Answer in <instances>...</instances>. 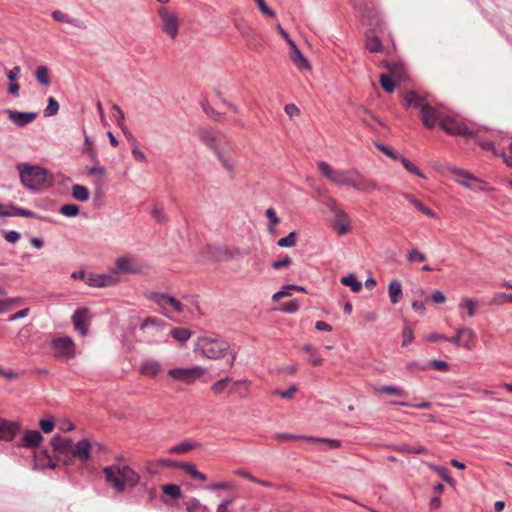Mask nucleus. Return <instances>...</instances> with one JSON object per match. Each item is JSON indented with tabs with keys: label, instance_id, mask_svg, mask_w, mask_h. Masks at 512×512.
Here are the masks:
<instances>
[{
	"label": "nucleus",
	"instance_id": "nucleus-3",
	"mask_svg": "<svg viewBox=\"0 0 512 512\" xmlns=\"http://www.w3.org/2000/svg\"><path fill=\"white\" fill-rule=\"evenodd\" d=\"M403 106L405 108L413 107L418 109L420 111L422 123L428 129L434 128L437 122L440 124V119L444 117L438 109L429 105L424 97L420 96L413 90L404 94Z\"/></svg>",
	"mask_w": 512,
	"mask_h": 512
},
{
	"label": "nucleus",
	"instance_id": "nucleus-12",
	"mask_svg": "<svg viewBox=\"0 0 512 512\" xmlns=\"http://www.w3.org/2000/svg\"><path fill=\"white\" fill-rule=\"evenodd\" d=\"M148 299L153 301L155 304H157L162 309H170L173 312L181 313L183 312V305L182 303L176 299L173 296H169L165 293L160 292H151L148 295Z\"/></svg>",
	"mask_w": 512,
	"mask_h": 512
},
{
	"label": "nucleus",
	"instance_id": "nucleus-2",
	"mask_svg": "<svg viewBox=\"0 0 512 512\" xmlns=\"http://www.w3.org/2000/svg\"><path fill=\"white\" fill-rule=\"evenodd\" d=\"M105 481L117 492L126 488H135L140 482V475L130 466L112 464L103 468Z\"/></svg>",
	"mask_w": 512,
	"mask_h": 512
},
{
	"label": "nucleus",
	"instance_id": "nucleus-19",
	"mask_svg": "<svg viewBox=\"0 0 512 512\" xmlns=\"http://www.w3.org/2000/svg\"><path fill=\"white\" fill-rule=\"evenodd\" d=\"M238 30L251 49H256L262 45L261 36L254 28L243 26L238 27Z\"/></svg>",
	"mask_w": 512,
	"mask_h": 512
},
{
	"label": "nucleus",
	"instance_id": "nucleus-34",
	"mask_svg": "<svg viewBox=\"0 0 512 512\" xmlns=\"http://www.w3.org/2000/svg\"><path fill=\"white\" fill-rule=\"evenodd\" d=\"M89 190L86 186L75 184L72 187V196L78 201H87L89 199Z\"/></svg>",
	"mask_w": 512,
	"mask_h": 512
},
{
	"label": "nucleus",
	"instance_id": "nucleus-58",
	"mask_svg": "<svg viewBox=\"0 0 512 512\" xmlns=\"http://www.w3.org/2000/svg\"><path fill=\"white\" fill-rule=\"evenodd\" d=\"M426 260L425 254L419 252L417 249H412L407 254V261L413 263L415 261L423 262Z\"/></svg>",
	"mask_w": 512,
	"mask_h": 512
},
{
	"label": "nucleus",
	"instance_id": "nucleus-29",
	"mask_svg": "<svg viewBox=\"0 0 512 512\" xmlns=\"http://www.w3.org/2000/svg\"><path fill=\"white\" fill-rule=\"evenodd\" d=\"M460 334H462V344L461 346H463L465 349H472L473 347V342H474V339H475V333L472 329L468 328V327H461L460 328Z\"/></svg>",
	"mask_w": 512,
	"mask_h": 512
},
{
	"label": "nucleus",
	"instance_id": "nucleus-48",
	"mask_svg": "<svg viewBox=\"0 0 512 512\" xmlns=\"http://www.w3.org/2000/svg\"><path fill=\"white\" fill-rule=\"evenodd\" d=\"M393 79L392 77H390L389 75L387 74H381L380 75V84H381V87L384 91H386L387 93H392L394 92L395 90V84L393 82Z\"/></svg>",
	"mask_w": 512,
	"mask_h": 512
},
{
	"label": "nucleus",
	"instance_id": "nucleus-61",
	"mask_svg": "<svg viewBox=\"0 0 512 512\" xmlns=\"http://www.w3.org/2000/svg\"><path fill=\"white\" fill-rule=\"evenodd\" d=\"M265 215L269 219L271 230L273 229V226L280 223V218L277 216L273 208H268L265 212Z\"/></svg>",
	"mask_w": 512,
	"mask_h": 512
},
{
	"label": "nucleus",
	"instance_id": "nucleus-23",
	"mask_svg": "<svg viewBox=\"0 0 512 512\" xmlns=\"http://www.w3.org/2000/svg\"><path fill=\"white\" fill-rule=\"evenodd\" d=\"M88 314V310L83 309H77L74 314L72 315V323L75 328V330L79 331L82 335H86L88 331V327L85 324V318Z\"/></svg>",
	"mask_w": 512,
	"mask_h": 512
},
{
	"label": "nucleus",
	"instance_id": "nucleus-24",
	"mask_svg": "<svg viewBox=\"0 0 512 512\" xmlns=\"http://www.w3.org/2000/svg\"><path fill=\"white\" fill-rule=\"evenodd\" d=\"M383 66L388 70L389 76L396 81H401L405 78V67L402 62H383Z\"/></svg>",
	"mask_w": 512,
	"mask_h": 512
},
{
	"label": "nucleus",
	"instance_id": "nucleus-15",
	"mask_svg": "<svg viewBox=\"0 0 512 512\" xmlns=\"http://www.w3.org/2000/svg\"><path fill=\"white\" fill-rule=\"evenodd\" d=\"M8 119L19 128H24L33 122L38 114L36 112H21L18 110L4 109Z\"/></svg>",
	"mask_w": 512,
	"mask_h": 512
},
{
	"label": "nucleus",
	"instance_id": "nucleus-44",
	"mask_svg": "<svg viewBox=\"0 0 512 512\" xmlns=\"http://www.w3.org/2000/svg\"><path fill=\"white\" fill-rule=\"evenodd\" d=\"M402 165L403 167L409 171L411 174L413 175H416L418 177H421V178H424V175L423 173L420 171V169L414 165L411 161H409L407 158H405L404 156H401L400 159L398 160Z\"/></svg>",
	"mask_w": 512,
	"mask_h": 512
},
{
	"label": "nucleus",
	"instance_id": "nucleus-14",
	"mask_svg": "<svg viewBox=\"0 0 512 512\" xmlns=\"http://www.w3.org/2000/svg\"><path fill=\"white\" fill-rule=\"evenodd\" d=\"M158 13L162 21V30L171 39H175L179 31V19L177 15L169 12L166 8H161Z\"/></svg>",
	"mask_w": 512,
	"mask_h": 512
},
{
	"label": "nucleus",
	"instance_id": "nucleus-11",
	"mask_svg": "<svg viewBox=\"0 0 512 512\" xmlns=\"http://www.w3.org/2000/svg\"><path fill=\"white\" fill-rule=\"evenodd\" d=\"M203 374V369L199 366L189 368H173L168 371V375L176 381L185 384L194 383Z\"/></svg>",
	"mask_w": 512,
	"mask_h": 512
},
{
	"label": "nucleus",
	"instance_id": "nucleus-27",
	"mask_svg": "<svg viewBox=\"0 0 512 512\" xmlns=\"http://www.w3.org/2000/svg\"><path fill=\"white\" fill-rule=\"evenodd\" d=\"M51 16H52V18L55 21L60 22V23H67V24H70V25L75 26L77 28H84L85 27L83 22H81L79 19L71 18L66 13H64V12H62L60 10H54L51 13Z\"/></svg>",
	"mask_w": 512,
	"mask_h": 512
},
{
	"label": "nucleus",
	"instance_id": "nucleus-41",
	"mask_svg": "<svg viewBox=\"0 0 512 512\" xmlns=\"http://www.w3.org/2000/svg\"><path fill=\"white\" fill-rule=\"evenodd\" d=\"M377 391L381 394L393 395V396H403L405 391L403 388L394 385H383L380 386Z\"/></svg>",
	"mask_w": 512,
	"mask_h": 512
},
{
	"label": "nucleus",
	"instance_id": "nucleus-46",
	"mask_svg": "<svg viewBox=\"0 0 512 512\" xmlns=\"http://www.w3.org/2000/svg\"><path fill=\"white\" fill-rule=\"evenodd\" d=\"M476 306L477 302L471 298L463 297L461 299L460 307H463L467 310L469 317H473L476 314Z\"/></svg>",
	"mask_w": 512,
	"mask_h": 512
},
{
	"label": "nucleus",
	"instance_id": "nucleus-50",
	"mask_svg": "<svg viewBox=\"0 0 512 512\" xmlns=\"http://www.w3.org/2000/svg\"><path fill=\"white\" fill-rule=\"evenodd\" d=\"M79 211L80 208L76 204H64L60 207V213L66 217H75Z\"/></svg>",
	"mask_w": 512,
	"mask_h": 512
},
{
	"label": "nucleus",
	"instance_id": "nucleus-31",
	"mask_svg": "<svg viewBox=\"0 0 512 512\" xmlns=\"http://www.w3.org/2000/svg\"><path fill=\"white\" fill-rule=\"evenodd\" d=\"M11 211H9L8 216H21V217H27V218H34V219H42V216L39 214L25 208L17 207V206H11Z\"/></svg>",
	"mask_w": 512,
	"mask_h": 512
},
{
	"label": "nucleus",
	"instance_id": "nucleus-28",
	"mask_svg": "<svg viewBox=\"0 0 512 512\" xmlns=\"http://www.w3.org/2000/svg\"><path fill=\"white\" fill-rule=\"evenodd\" d=\"M388 294L392 304H397L402 297V285L397 279L392 280L388 286Z\"/></svg>",
	"mask_w": 512,
	"mask_h": 512
},
{
	"label": "nucleus",
	"instance_id": "nucleus-59",
	"mask_svg": "<svg viewBox=\"0 0 512 512\" xmlns=\"http://www.w3.org/2000/svg\"><path fill=\"white\" fill-rule=\"evenodd\" d=\"M229 381H230V378H228V377L220 379L219 381L215 382L212 385V387H211L212 391L215 392L216 394L222 393L225 390Z\"/></svg>",
	"mask_w": 512,
	"mask_h": 512
},
{
	"label": "nucleus",
	"instance_id": "nucleus-5",
	"mask_svg": "<svg viewBox=\"0 0 512 512\" xmlns=\"http://www.w3.org/2000/svg\"><path fill=\"white\" fill-rule=\"evenodd\" d=\"M21 183L29 190H40L47 182V171L39 166L18 163L16 166Z\"/></svg>",
	"mask_w": 512,
	"mask_h": 512
},
{
	"label": "nucleus",
	"instance_id": "nucleus-60",
	"mask_svg": "<svg viewBox=\"0 0 512 512\" xmlns=\"http://www.w3.org/2000/svg\"><path fill=\"white\" fill-rule=\"evenodd\" d=\"M292 264V259L286 255L283 259L272 262L271 267L275 270L288 267Z\"/></svg>",
	"mask_w": 512,
	"mask_h": 512
},
{
	"label": "nucleus",
	"instance_id": "nucleus-47",
	"mask_svg": "<svg viewBox=\"0 0 512 512\" xmlns=\"http://www.w3.org/2000/svg\"><path fill=\"white\" fill-rule=\"evenodd\" d=\"M297 242V234L295 231L290 232L287 236L278 240L277 245L279 247H293Z\"/></svg>",
	"mask_w": 512,
	"mask_h": 512
},
{
	"label": "nucleus",
	"instance_id": "nucleus-37",
	"mask_svg": "<svg viewBox=\"0 0 512 512\" xmlns=\"http://www.w3.org/2000/svg\"><path fill=\"white\" fill-rule=\"evenodd\" d=\"M451 172L455 175L456 180L465 187H470V183L468 182V180L478 181L476 178L472 177L464 170L453 168L451 169Z\"/></svg>",
	"mask_w": 512,
	"mask_h": 512
},
{
	"label": "nucleus",
	"instance_id": "nucleus-21",
	"mask_svg": "<svg viewBox=\"0 0 512 512\" xmlns=\"http://www.w3.org/2000/svg\"><path fill=\"white\" fill-rule=\"evenodd\" d=\"M160 371L161 363L151 358L144 359L139 367V372L150 378H155Z\"/></svg>",
	"mask_w": 512,
	"mask_h": 512
},
{
	"label": "nucleus",
	"instance_id": "nucleus-42",
	"mask_svg": "<svg viewBox=\"0 0 512 512\" xmlns=\"http://www.w3.org/2000/svg\"><path fill=\"white\" fill-rule=\"evenodd\" d=\"M191 331L186 328H174L171 336L178 342L185 343L191 337Z\"/></svg>",
	"mask_w": 512,
	"mask_h": 512
},
{
	"label": "nucleus",
	"instance_id": "nucleus-8",
	"mask_svg": "<svg viewBox=\"0 0 512 512\" xmlns=\"http://www.w3.org/2000/svg\"><path fill=\"white\" fill-rule=\"evenodd\" d=\"M51 350L55 358L69 360L75 356V343L70 337H57L51 341Z\"/></svg>",
	"mask_w": 512,
	"mask_h": 512
},
{
	"label": "nucleus",
	"instance_id": "nucleus-38",
	"mask_svg": "<svg viewBox=\"0 0 512 512\" xmlns=\"http://www.w3.org/2000/svg\"><path fill=\"white\" fill-rule=\"evenodd\" d=\"M306 441L314 443H325L330 449H338L341 447V441L337 439L309 436V438H306Z\"/></svg>",
	"mask_w": 512,
	"mask_h": 512
},
{
	"label": "nucleus",
	"instance_id": "nucleus-13",
	"mask_svg": "<svg viewBox=\"0 0 512 512\" xmlns=\"http://www.w3.org/2000/svg\"><path fill=\"white\" fill-rule=\"evenodd\" d=\"M50 444L58 459L63 457L65 465H70L72 463L71 458H69V452L72 448V439L63 438L60 435H54L51 438Z\"/></svg>",
	"mask_w": 512,
	"mask_h": 512
},
{
	"label": "nucleus",
	"instance_id": "nucleus-63",
	"mask_svg": "<svg viewBox=\"0 0 512 512\" xmlns=\"http://www.w3.org/2000/svg\"><path fill=\"white\" fill-rule=\"evenodd\" d=\"M39 425L41 430L47 434L51 433L55 427V423L52 419H41Z\"/></svg>",
	"mask_w": 512,
	"mask_h": 512
},
{
	"label": "nucleus",
	"instance_id": "nucleus-62",
	"mask_svg": "<svg viewBox=\"0 0 512 512\" xmlns=\"http://www.w3.org/2000/svg\"><path fill=\"white\" fill-rule=\"evenodd\" d=\"M428 366L438 371H447L449 369V364L444 360H431Z\"/></svg>",
	"mask_w": 512,
	"mask_h": 512
},
{
	"label": "nucleus",
	"instance_id": "nucleus-43",
	"mask_svg": "<svg viewBox=\"0 0 512 512\" xmlns=\"http://www.w3.org/2000/svg\"><path fill=\"white\" fill-rule=\"evenodd\" d=\"M186 505L188 512H210L209 508L196 498H191Z\"/></svg>",
	"mask_w": 512,
	"mask_h": 512
},
{
	"label": "nucleus",
	"instance_id": "nucleus-22",
	"mask_svg": "<svg viewBox=\"0 0 512 512\" xmlns=\"http://www.w3.org/2000/svg\"><path fill=\"white\" fill-rule=\"evenodd\" d=\"M43 436L38 430H27L21 441L20 446L33 449L39 446V444L42 442Z\"/></svg>",
	"mask_w": 512,
	"mask_h": 512
},
{
	"label": "nucleus",
	"instance_id": "nucleus-20",
	"mask_svg": "<svg viewBox=\"0 0 512 512\" xmlns=\"http://www.w3.org/2000/svg\"><path fill=\"white\" fill-rule=\"evenodd\" d=\"M71 453L74 458L79 459L80 461H87L91 454V443L87 438H83L78 441L73 448H71Z\"/></svg>",
	"mask_w": 512,
	"mask_h": 512
},
{
	"label": "nucleus",
	"instance_id": "nucleus-36",
	"mask_svg": "<svg viewBox=\"0 0 512 512\" xmlns=\"http://www.w3.org/2000/svg\"><path fill=\"white\" fill-rule=\"evenodd\" d=\"M451 172L455 175L456 180L465 187H470V183L468 182V180L478 181L476 178L472 177L464 170L453 168L451 169Z\"/></svg>",
	"mask_w": 512,
	"mask_h": 512
},
{
	"label": "nucleus",
	"instance_id": "nucleus-1",
	"mask_svg": "<svg viewBox=\"0 0 512 512\" xmlns=\"http://www.w3.org/2000/svg\"><path fill=\"white\" fill-rule=\"evenodd\" d=\"M318 169L324 177L336 185L348 186L363 193L379 189L375 181L366 177L357 169L336 170L325 161L318 162Z\"/></svg>",
	"mask_w": 512,
	"mask_h": 512
},
{
	"label": "nucleus",
	"instance_id": "nucleus-7",
	"mask_svg": "<svg viewBox=\"0 0 512 512\" xmlns=\"http://www.w3.org/2000/svg\"><path fill=\"white\" fill-rule=\"evenodd\" d=\"M146 266L139 262L133 255L126 254L116 258L115 260V273L118 274H132L137 275L144 272Z\"/></svg>",
	"mask_w": 512,
	"mask_h": 512
},
{
	"label": "nucleus",
	"instance_id": "nucleus-4",
	"mask_svg": "<svg viewBox=\"0 0 512 512\" xmlns=\"http://www.w3.org/2000/svg\"><path fill=\"white\" fill-rule=\"evenodd\" d=\"M197 136L208 148H210L215 153L222 166L229 173H233L235 161L229 151H224L222 148H220L216 132L212 129L200 128L197 131Z\"/></svg>",
	"mask_w": 512,
	"mask_h": 512
},
{
	"label": "nucleus",
	"instance_id": "nucleus-56",
	"mask_svg": "<svg viewBox=\"0 0 512 512\" xmlns=\"http://www.w3.org/2000/svg\"><path fill=\"white\" fill-rule=\"evenodd\" d=\"M260 11L269 18L275 17L276 13L265 2V0H254Z\"/></svg>",
	"mask_w": 512,
	"mask_h": 512
},
{
	"label": "nucleus",
	"instance_id": "nucleus-9",
	"mask_svg": "<svg viewBox=\"0 0 512 512\" xmlns=\"http://www.w3.org/2000/svg\"><path fill=\"white\" fill-rule=\"evenodd\" d=\"M440 129L449 135L462 136V137H473L474 132L467 127L466 124L457 121L455 118L445 116L440 119Z\"/></svg>",
	"mask_w": 512,
	"mask_h": 512
},
{
	"label": "nucleus",
	"instance_id": "nucleus-33",
	"mask_svg": "<svg viewBox=\"0 0 512 512\" xmlns=\"http://www.w3.org/2000/svg\"><path fill=\"white\" fill-rule=\"evenodd\" d=\"M365 47L371 53H378L382 50V43L377 36L368 35L366 37Z\"/></svg>",
	"mask_w": 512,
	"mask_h": 512
},
{
	"label": "nucleus",
	"instance_id": "nucleus-54",
	"mask_svg": "<svg viewBox=\"0 0 512 512\" xmlns=\"http://www.w3.org/2000/svg\"><path fill=\"white\" fill-rule=\"evenodd\" d=\"M506 302H512V293H496L490 303L494 305H501Z\"/></svg>",
	"mask_w": 512,
	"mask_h": 512
},
{
	"label": "nucleus",
	"instance_id": "nucleus-45",
	"mask_svg": "<svg viewBox=\"0 0 512 512\" xmlns=\"http://www.w3.org/2000/svg\"><path fill=\"white\" fill-rule=\"evenodd\" d=\"M163 493L169 495L173 499H178L182 495L180 486L176 484H166L162 486Z\"/></svg>",
	"mask_w": 512,
	"mask_h": 512
},
{
	"label": "nucleus",
	"instance_id": "nucleus-25",
	"mask_svg": "<svg viewBox=\"0 0 512 512\" xmlns=\"http://www.w3.org/2000/svg\"><path fill=\"white\" fill-rule=\"evenodd\" d=\"M290 59L299 70H310L311 65L297 45L291 47Z\"/></svg>",
	"mask_w": 512,
	"mask_h": 512
},
{
	"label": "nucleus",
	"instance_id": "nucleus-26",
	"mask_svg": "<svg viewBox=\"0 0 512 512\" xmlns=\"http://www.w3.org/2000/svg\"><path fill=\"white\" fill-rule=\"evenodd\" d=\"M402 196L409 201L419 212L423 213L424 215L430 217V218H436V213L427 207L424 203H422L420 200H418L416 197H414L412 194L409 193H402Z\"/></svg>",
	"mask_w": 512,
	"mask_h": 512
},
{
	"label": "nucleus",
	"instance_id": "nucleus-6",
	"mask_svg": "<svg viewBox=\"0 0 512 512\" xmlns=\"http://www.w3.org/2000/svg\"><path fill=\"white\" fill-rule=\"evenodd\" d=\"M228 349L229 344L226 341L209 337L199 338L195 346V351L208 359L222 358Z\"/></svg>",
	"mask_w": 512,
	"mask_h": 512
},
{
	"label": "nucleus",
	"instance_id": "nucleus-35",
	"mask_svg": "<svg viewBox=\"0 0 512 512\" xmlns=\"http://www.w3.org/2000/svg\"><path fill=\"white\" fill-rule=\"evenodd\" d=\"M340 282L345 286H349L350 289L355 293L362 289V283L356 279L354 274H349L348 276L342 277Z\"/></svg>",
	"mask_w": 512,
	"mask_h": 512
},
{
	"label": "nucleus",
	"instance_id": "nucleus-49",
	"mask_svg": "<svg viewBox=\"0 0 512 512\" xmlns=\"http://www.w3.org/2000/svg\"><path fill=\"white\" fill-rule=\"evenodd\" d=\"M203 111L212 117L213 120L217 122H222L224 120L223 114L219 113L215 109H213L208 102H202L201 103Z\"/></svg>",
	"mask_w": 512,
	"mask_h": 512
},
{
	"label": "nucleus",
	"instance_id": "nucleus-16",
	"mask_svg": "<svg viewBox=\"0 0 512 512\" xmlns=\"http://www.w3.org/2000/svg\"><path fill=\"white\" fill-rule=\"evenodd\" d=\"M351 3L361 18L368 24H372L373 19L377 16L373 4L368 0H351Z\"/></svg>",
	"mask_w": 512,
	"mask_h": 512
},
{
	"label": "nucleus",
	"instance_id": "nucleus-30",
	"mask_svg": "<svg viewBox=\"0 0 512 512\" xmlns=\"http://www.w3.org/2000/svg\"><path fill=\"white\" fill-rule=\"evenodd\" d=\"M97 278H98V283L99 282L102 283L101 288L113 286V285L119 283V281H120V278L117 276V273H115L114 269L109 274H97Z\"/></svg>",
	"mask_w": 512,
	"mask_h": 512
},
{
	"label": "nucleus",
	"instance_id": "nucleus-55",
	"mask_svg": "<svg viewBox=\"0 0 512 512\" xmlns=\"http://www.w3.org/2000/svg\"><path fill=\"white\" fill-rule=\"evenodd\" d=\"M294 287H295V284H289V285L283 286L281 290H279L278 292L273 294L272 300L278 301L279 299H281L283 297L291 296V290L294 289Z\"/></svg>",
	"mask_w": 512,
	"mask_h": 512
},
{
	"label": "nucleus",
	"instance_id": "nucleus-51",
	"mask_svg": "<svg viewBox=\"0 0 512 512\" xmlns=\"http://www.w3.org/2000/svg\"><path fill=\"white\" fill-rule=\"evenodd\" d=\"M59 111V103L53 97L48 98V104L44 109V116L51 117L58 113Z\"/></svg>",
	"mask_w": 512,
	"mask_h": 512
},
{
	"label": "nucleus",
	"instance_id": "nucleus-52",
	"mask_svg": "<svg viewBox=\"0 0 512 512\" xmlns=\"http://www.w3.org/2000/svg\"><path fill=\"white\" fill-rule=\"evenodd\" d=\"M375 146L379 151H381L382 153H384L385 155H387L388 157L395 161H398L402 156L401 154L397 153L396 151L382 143H376Z\"/></svg>",
	"mask_w": 512,
	"mask_h": 512
},
{
	"label": "nucleus",
	"instance_id": "nucleus-57",
	"mask_svg": "<svg viewBox=\"0 0 512 512\" xmlns=\"http://www.w3.org/2000/svg\"><path fill=\"white\" fill-rule=\"evenodd\" d=\"M299 308H300V302L296 299H293L288 302H285L282 305L281 310L286 313H294V312L298 311Z\"/></svg>",
	"mask_w": 512,
	"mask_h": 512
},
{
	"label": "nucleus",
	"instance_id": "nucleus-53",
	"mask_svg": "<svg viewBox=\"0 0 512 512\" xmlns=\"http://www.w3.org/2000/svg\"><path fill=\"white\" fill-rule=\"evenodd\" d=\"M414 340V333L409 325L404 326L402 330V346H408Z\"/></svg>",
	"mask_w": 512,
	"mask_h": 512
},
{
	"label": "nucleus",
	"instance_id": "nucleus-17",
	"mask_svg": "<svg viewBox=\"0 0 512 512\" xmlns=\"http://www.w3.org/2000/svg\"><path fill=\"white\" fill-rule=\"evenodd\" d=\"M203 258L206 261L220 262L231 257L227 248L216 245H208L203 249Z\"/></svg>",
	"mask_w": 512,
	"mask_h": 512
},
{
	"label": "nucleus",
	"instance_id": "nucleus-32",
	"mask_svg": "<svg viewBox=\"0 0 512 512\" xmlns=\"http://www.w3.org/2000/svg\"><path fill=\"white\" fill-rule=\"evenodd\" d=\"M36 80L43 86H49L51 83V79L49 76V70L46 66L41 65L38 66L35 71Z\"/></svg>",
	"mask_w": 512,
	"mask_h": 512
},
{
	"label": "nucleus",
	"instance_id": "nucleus-18",
	"mask_svg": "<svg viewBox=\"0 0 512 512\" xmlns=\"http://www.w3.org/2000/svg\"><path fill=\"white\" fill-rule=\"evenodd\" d=\"M19 430L20 426L18 423L5 419L0 420V440L12 441Z\"/></svg>",
	"mask_w": 512,
	"mask_h": 512
},
{
	"label": "nucleus",
	"instance_id": "nucleus-10",
	"mask_svg": "<svg viewBox=\"0 0 512 512\" xmlns=\"http://www.w3.org/2000/svg\"><path fill=\"white\" fill-rule=\"evenodd\" d=\"M330 210L334 213V228L338 235H345L350 229V217L341 209L334 199L329 200Z\"/></svg>",
	"mask_w": 512,
	"mask_h": 512
},
{
	"label": "nucleus",
	"instance_id": "nucleus-39",
	"mask_svg": "<svg viewBox=\"0 0 512 512\" xmlns=\"http://www.w3.org/2000/svg\"><path fill=\"white\" fill-rule=\"evenodd\" d=\"M431 469L438 474V476L450 485H454L455 480L450 476V471L445 466L431 465Z\"/></svg>",
	"mask_w": 512,
	"mask_h": 512
},
{
	"label": "nucleus",
	"instance_id": "nucleus-64",
	"mask_svg": "<svg viewBox=\"0 0 512 512\" xmlns=\"http://www.w3.org/2000/svg\"><path fill=\"white\" fill-rule=\"evenodd\" d=\"M153 218L159 223H164L167 221V216L162 208L155 206L152 210Z\"/></svg>",
	"mask_w": 512,
	"mask_h": 512
},
{
	"label": "nucleus",
	"instance_id": "nucleus-40",
	"mask_svg": "<svg viewBox=\"0 0 512 512\" xmlns=\"http://www.w3.org/2000/svg\"><path fill=\"white\" fill-rule=\"evenodd\" d=\"M195 447V444L190 441H183L177 445L172 446L169 449V453L171 454H184L188 451L192 450Z\"/></svg>",
	"mask_w": 512,
	"mask_h": 512
}]
</instances>
